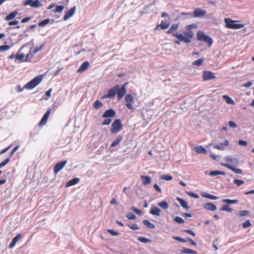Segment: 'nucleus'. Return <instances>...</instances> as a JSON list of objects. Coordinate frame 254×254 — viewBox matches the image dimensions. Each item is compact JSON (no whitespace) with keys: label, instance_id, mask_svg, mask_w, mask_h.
<instances>
[{"label":"nucleus","instance_id":"obj_33","mask_svg":"<svg viewBox=\"0 0 254 254\" xmlns=\"http://www.w3.org/2000/svg\"><path fill=\"white\" fill-rule=\"evenodd\" d=\"M204 60H205L204 58L202 57V58L199 59L198 60L193 62L192 63V65L200 66L202 64V63Z\"/></svg>","mask_w":254,"mask_h":254},{"label":"nucleus","instance_id":"obj_26","mask_svg":"<svg viewBox=\"0 0 254 254\" xmlns=\"http://www.w3.org/2000/svg\"><path fill=\"white\" fill-rule=\"evenodd\" d=\"M177 200L179 202L180 204L183 207L187 209L189 208L188 202L186 201L180 197L177 198Z\"/></svg>","mask_w":254,"mask_h":254},{"label":"nucleus","instance_id":"obj_35","mask_svg":"<svg viewBox=\"0 0 254 254\" xmlns=\"http://www.w3.org/2000/svg\"><path fill=\"white\" fill-rule=\"evenodd\" d=\"M202 196L204 197L209 198L212 200H216L218 198L217 196H216L215 195H213L212 194H208V193H205V194L202 195Z\"/></svg>","mask_w":254,"mask_h":254},{"label":"nucleus","instance_id":"obj_6","mask_svg":"<svg viewBox=\"0 0 254 254\" xmlns=\"http://www.w3.org/2000/svg\"><path fill=\"white\" fill-rule=\"evenodd\" d=\"M123 128V125L122 124L120 119H116L112 124L111 131L112 133H116L120 131Z\"/></svg>","mask_w":254,"mask_h":254},{"label":"nucleus","instance_id":"obj_40","mask_svg":"<svg viewBox=\"0 0 254 254\" xmlns=\"http://www.w3.org/2000/svg\"><path fill=\"white\" fill-rule=\"evenodd\" d=\"M50 20L49 18L46 19L44 20L43 21L39 22L38 25L39 26H42V27L44 26L45 25L48 24L50 22Z\"/></svg>","mask_w":254,"mask_h":254},{"label":"nucleus","instance_id":"obj_13","mask_svg":"<svg viewBox=\"0 0 254 254\" xmlns=\"http://www.w3.org/2000/svg\"><path fill=\"white\" fill-rule=\"evenodd\" d=\"M51 110L50 109H49L47 112L45 113L44 115L43 118H42L41 120L39 122V126H42L46 124L47 123L48 119L49 118V117L50 116V114L51 113Z\"/></svg>","mask_w":254,"mask_h":254},{"label":"nucleus","instance_id":"obj_51","mask_svg":"<svg viewBox=\"0 0 254 254\" xmlns=\"http://www.w3.org/2000/svg\"><path fill=\"white\" fill-rule=\"evenodd\" d=\"M112 122V119H106L104 122L102 123V126L109 125L111 124Z\"/></svg>","mask_w":254,"mask_h":254},{"label":"nucleus","instance_id":"obj_27","mask_svg":"<svg viewBox=\"0 0 254 254\" xmlns=\"http://www.w3.org/2000/svg\"><path fill=\"white\" fill-rule=\"evenodd\" d=\"M195 151L197 153H207L206 150L202 146H198L195 147Z\"/></svg>","mask_w":254,"mask_h":254},{"label":"nucleus","instance_id":"obj_14","mask_svg":"<svg viewBox=\"0 0 254 254\" xmlns=\"http://www.w3.org/2000/svg\"><path fill=\"white\" fill-rule=\"evenodd\" d=\"M116 115V112L112 109L106 110L102 115V117L108 118L110 117H114Z\"/></svg>","mask_w":254,"mask_h":254},{"label":"nucleus","instance_id":"obj_54","mask_svg":"<svg viewBox=\"0 0 254 254\" xmlns=\"http://www.w3.org/2000/svg\"><path fill=\"white\" fill-rule=\"evenodd\" d=\"M128 227L133 230H138L139 229L138 226L136 224H134L133 225H128Z\"/></svg>","mask_w":254,"mask_h":254},{"label":"nucleus","instance_id":"obj_63","mask_svg":"<svg viewBox=\"0 0 254 254\" xmlns=\"http://www.w3.org/2000/svg\"><path fill=\"white\" fill-rule=\"evenodd\" d=\"M30 19H31L30 17H27L22 19L21 20V22L23 23H26V22H28V21H29Z\"/></svg>","mask_w":254,"mask_h":254},{"label":"nucleus","instance_id":"obj_16","mask_svg":"<svg viewBox=\"0 0 254 254\" xmlns=\"http://www.w3.org/2000/svg\"><path fill=\"white\" fill-rule=\"evenodd\" d=\"M206 11L200 8H196L194 10L193 16L194 17H202L205 15Z\"/></svg>","mask_w":254,"mask_h":254},{"label":"nucleus","instance_id":"obj_61","mask_svg":"<svg viewBox=\"0 0 254 254\" xmlns=\"http://www.w3.org/2000/svg\"><path fill=\"white\" fill-rule=\"evenodd\" d=\"M9 160H10V158H6L4 160H3L1 162V163L4 166L5 165H6L9 162Z\"/></svg>","mask_w":254,"mask_h":254},{"label":"nucleus","instance_id":"obj_62","mask_svg":"<svg viewBox=\"0 0 254 254\" xmlns=\"http://www.w3.org/2000/svg\"><path fill=\"white\" fill-rule=\"evenodd\" d=\"M18 23V21H16V20H14V21H10L9 23H8V25L9 26H12V25H16Z\"/></svg>","mask_w":254,"mask_h":254},{"label":"nucleus","instance_id":"obj_9","mask_svg":"<svg viewBox=\"0 0 254 254\" xmlns=\"http://www.w3.org/2000/svg\"><path fill=\"white\" fill-rule=\"evenodd\" d=\"M23 4L24 5H30L32 7H39L42 6L41 2L39 0H25Z\"/></svg>","mask_w":254,"mask_h":254},{"label":"nucleus","instance_id":"obj_18","mask_svg":"<svg viewBox=\"0 0 254 254\" xmlns=\"http://www.w3.org/2000/svg\"><path fill=\"white\" fill-rule=\"evenodd\" d=\"M22 235L21 234H18L14 238H13L12 241L9 245V248L11 249L14 247L16 243L21 238Z\"/></svg>","mask_w":254,"mask_h":254},{"label":"nucleus","instance_id":"obj_36","mask_svg":"<svg viewBox=\"0 0 254 254\" xmlns=\"http://www.w3.org/2000/svg\"><path fill=\"white\" fill-rule=\"evenodd\" d=\"M103 106L102 103L99 101V100H96L94 103L93 105V107L94 109L97 110L101 108Z\"/></svg>","mask_w":254,"mask_h":254},{"label":"nucleus","instance_id":"obj_8","mask_svg":"<svg viewBox=\"0 0 254 254\" xmlns=\"http://www.w3.org/2000/svg\"><path fill=\"white\" fill-rule=\"evenodd\" d=\"M43 46H40L39 47H37L36 48L32 49H31L28 53L26 56L25 61H30V60L32 58L34 55L37 53L38 52L41 51L42 49Z\"/></svg>","mask_w":254,"mask_h":254},{"label":"nucleus","instance_id":"obj_46","mask_svg":"<svg viewBox=\"0 0 254 254\" xmlns=\"http://www.w3.org/2000/svg\"><path fill=\"white\" fill-rule=\"evenodd\" d=\"M126 217L129 220H133L135 219V215L131 212L128 213L126 215Z\"/></svg>","mask_w":254,"mask_h":254},{"label":"nucleus","instance_id":"obj_34","mask_svg":"<svg viewBox=\"0 0 254 254\" xmlns=\"http://www.w3.org/2000/svg\"><path fill=\"white\" fill-rule=\"evenodd\" d=\"M158 205L160 206L161 208L167 209L169 207V204L168 202L165 201H162L158 203Z\"/></svg>","mask_w":254,"mask_h":254},{"label":"nucleus","instance_id":"obj_24","mask_svg":"<svg viewBox=\"0 0 254 254\" xmlns=\"http://www.w3.org/2000/svg\"><path fill=\"white\" fill-rule=\"evenodd\" d=\"M141 179L144 185L150 184L151 182V179L150 177L148 176H141Z\"/></svg>","mask_w":254,"mask_h":254},{"label":"nucleus","instance_id":"obj_10","mask_svg":"<svg viewBox=\"0 0 254 254\" xmlns=\"http://www.w3.org/2000/svg\"><path fill=\"white\" fill-rule=\"evenodd\" d=\"M202 78L204 81H207L215 79L216 76L213 72L210 71L204 70L203 71Z\"/></svg>","mask_w":254,"mask_h":254},{"label":"nucleus","instance_id":"obj_32","mask_svg":"<svg viewBox=\"0 0 254 254\" xmlns=\"http://www.w3.org/2000/svg\"><path fill=\"white\" fill-rule=\"evenodd\" d=\"M223 98L225 100V101L226 102V103L227 104H231V105H234L235 104V102H234V100H232L228 96L226 95H223Z\"/></svg>","mask_w":254,"mask_h":254},{"label":"nucleus","instance_id":"obj_42","mask_svg":"<svg viewBox=\"0 0 254 254\" xmlns=\"http://www.w3.org/2000/svg\"><path fill=\"white\" fill-rule=\"evenodd\" d=\"M169 26V23H166L163 21H161V24H160V27L162 29H166L167 28H168Z\"/></svg>","mask_w":254,"mask_h":254},{"label":"nucleus","instance_id":"obj_12","mask_svg":"<svg viewBox=\"0 0 254 254\" xmlns=\"http://www.w3.org/2000/svg\"><path fill=\"white\" fill-rule=\"evenodd\" d=\"M66 163L67 161L66 160H64L57 163L54 168V173L55 174L58 173L65 166Z\"/></svg>","mask_w":254,"mask_h":254},{"label":"nucleus","instance_id":"obj_5","mask_svg":"<svg viewBox=\"0 0 254 254\" xmlns=\"http://www.w3.org/2000/svg\"><path fill=\"white\" fill-rule=\"evenodd\" d=\"M42 76H36L32 80L28 82L24 86L26 89H32L37 86L42 81Z\"/></svg>","mask_w":254,"mask_h":254},{"label":"nucleus","instance_id":"obj_49","mask_svg":"<svg viewBox=\"0 0 254 254\" xmlns=\"http://www.w3.org/2000/svg\"><path fill=\"white\" fill-rule=\"evenodd\" d=\"M187 193L191 197H194V198H199V195L196 194V193H193L192 192H191V191H188L187 192Z\"/></svg>","mask_w":254,"mask_h":254},{"label":"nucleus","instance_id":"obj_47","mask_svg":"<svg viewBox=\"0 0 254 254\" xmlns=\"http://www.w3.org/2000/svg\"><path fill=\"white\" fill-rule=\"evenodd\" d=\"M234 183L237 185V186H240L244 183V181L241 180L235 179L234 180Z\"/></svg>","mask_w":254,"mask_h":254},{"label":"nucleus","instance_id":"obj_60","mask_svg":"<svg viewBox=\"0 0 254 254\" xmlns=\"http://www.w3.org/2000/svg\"><path fill=\"white\" fill-rule=\"evenodd\" d=\"M18 147H19L18 146H16L13 149V150H12V151L10 153V157H12V156L13 155V154L17 151V150L18 149Z\"/></svg>","mask_w":254,"mask_h":254},{"label":"nucleus","instance_id":"obj_7","mask_svg":"<svg viewBox=\"0 0 254 254\" xmlns=\"http://www.w3.org/2000/svg\"><path fill=\"white\" fill-rule=\"evenodd\" d=\"M125 100L126 101V106L129 110H133V98L130 94L126 95Z\"/></svg>","mask_w":254,"mask_h":254},{"label":"nucleus","instance_id":"obj_1","mask_svg":"<svg viewBox=\"0 0 254 254\" xmlns=\"http://www.w3.org/2000/svg\"><path fill=\"white\" fill-rule=\"evenodd\" d=\"M178 27V24H172L166 33L168 34H172L174 37L178 39L179 41H176L175 42L176 44H180V42H184L187 44L190 43L191 39L193 37V32L192 29L196 28V25L192 24L187 26L186 31L184 32V34L177 32Z\"/></svg>","mask_w":254,"mask_h":254},{"label":"nucleus","instance_id":"obj_25","mask_svg":"<svg viewBox=\"0 0 254 254\" xmlns=\"http://www.w3.org/2000/svg\"><path fill=\"white\" fill-rule=\"evenodd\" d=\"M229 144V141L226 140L223 143H221L220 144H216L214 146V148L220 150H223L225 148L223 145L228 146Z\"/></svg>","mask_w":254,"mask_h":254},{"label":"nucleus","instance_id":"obj_43","mask_svg":"<svg viewBox=\"0 0 254 254\" xmlns=\"http://www.w3.org/2000/svg\"><path fill=\"white\" fill-rule=\"evenodd\" d=\"M174 220L176 223H179V224H182L185 222V221L183 218H182L180 217H178V216H176L174 218Z\"/></svg>","mask_w":254,"mask_h":254},{"label":"nucleus","instance_id":"obj_48","mask_svg":"<svg viewBox=\"0 0 254 254\" xmlns=\"http://www.w3.org/2000/svg\"><path fill=\"white\" fill-rule=\"evenodd\" d=\"M243 227L244 228H248L249 227H250L251 226V222L250 221V220H247L245 222H244L243 223Z\"/></svg>","mask_w":254,"mask_h":254},{"label":"nucleus","instance_id":"obj_45","mask_svg":"<svg viewBox=\"0 0 254 254\" xmlns=\"http://www.w3.org/2000/svg\"><path fill=\"white\" fill-rule=\"evenodd\" d=\"M10 46L9 45H1L0 46V51H5L9 50Z\"/></svg>","mask_w":254,"mask_h":254},{"label":"nucleus","instance_id":"obj_21","mask_svg":"<svg viewBox=\"0 0 254 254\" xmlns=\"http://www.w3.org/2000/svg\"><path fill=\"white\" fill-rule=\"evenodd\" d=\"M89 66V63L87 61H85L83 62L82 64L80 65V67L78 69V72H83L85 71Z\"/></svg>","mask_w":254,"mask_h":254},{"label":"nucleus","instance_id":"obj_17","mask_svg":"<svg viewBox=\"0 0 254 254\" xmlns=\"http://www.w3.org/2000/svg\"><path fill=\"white\" fill-rule=\"evenodd\" d=\"M119 86L116 85L114 86L113 88L110 89L108 90V97H110L111 98H113L116 95L117 91L119 89Z\"/></svg>","mask_w":254,"mask_h":254},{"label":"nucleus","instance_id":"obj_20","mask_svg":"<svg viewBox=\"0 0 254 254\" xmlns=\"http://www.w3.org/2000/svg\"><path fill=\"white\" fill-rule=\"evenodd\" d=\"M203 207L205 209L212 211L216 210L217 209L216 206L211 202L205 203Z\"/></svg>","mask_w":254,"mask_h":254},{"label":"nucleus","instance_id":"obj_59","mask_svg":"<svg viewBox=\"0 0 254 254\" xmlns=\"http://www.w3.org/2000/svg\"><path fill=\"white\" fill-rule=\"evenodd\" d=\"M132 209V210H133L134 212H135L136 214H139V215H140V214H142V211H141L140 210H139V209H137V208H136L133 207Z\"/></svg>","mask_w":254,"mask_h":254},{"label":"nucleus","instance_id":"obj_23","mask_svg":"<svg viewBox=\"0 0 254 254\" xmlns=\"http://www.w3.org/2000/svg\"><path fill=\"white\" fill-rule=\"evenodd\" d=\"M123 136L121 135L118 136L116 139L111 143V146L112 147H115L118 145L120 142L123 140Z\"/></svg>","mask_w":254,"mask_h":254},{"label":"nucleus","instance_id":"obj_22","mask_svg":"<svg viewBox=\"0 0 254 254\" xmlns=\"http://www.w3.org/2000/svg\"><path fill=\"white\" fill-rule=\"evenodd\" d=\"M79 179L77 178L71 179L66 184L65 187H69L75 185L79 183Z\"/></svg>","mask_w":254,"mask_h":254},{"label":"nucleus","instance_id":"obj_55","mask_svg":"<svg viewBox=\"0 0 254 254\" xmlns=\"http://www.w3.org/2000/svg\"><path fill=\"white\" fill-rule=\"evenodd\" d=\"M173 238L180 242L185 243L186 242L185 239L178 236H174Z\"/></svg>","mask_w":254,"mask_h":254},{"label":"nucleus","instance_id":"obj_29","mask_svg":"<svg viewBox=\"0 0 254 254\" xmlns=\"http://www.w3.org/2000/svg\"><path fill=\"white\" fill-rule=\"evenodd\" d=\"M182 253L187 254H197V252L188 248H184L181 251Z\"/></svg>","mask_w":254,"mask_h":254},{"label":"nucleus","instance_id":"obj_37","mask_svg":"<svg viewBox=\"0 0 254 254\" xmlns=\"http://www.w3.org/2000/svg\"><path fill=\"white\" fill-rule=\"evenodd\" d=\"M222 202H226L228 204H235L237 203L238 202V201L237 200H232L229 199H225L222 200Z\"/></svg>","mask_w":254,"mask_h":254},{"label":"nucleus","instance_id":"obj_64","mask_svg":"<svg viewBox=\"0 0 254 254\" xmlns=\"http://www.w3.org/2000/svg\"><path fill=\"white\" fill-rule=\"evenodd\" d=\"M186 233L189 234H190L193 236H194L195 235V233L191 230H186L185 231Z\"/></svg>","mask_w":254,"mask_h":254},{"label":"nucleus","instance_id":"obj_39","mask_svg":"<svg viewBox=\"0 0 254 254\" xmlns=\"http://www.w3.org/2000/svg\"><path fill=\"white\" fill-rule=\"evenodd\" d=\"M64 9V6L63 5H57L56 7V8L54 10V12L55 13H60L63 11Z\"/></svg>","mask_w":254,"mask_h":254},{"label":"nucleus","instance_id":"obj_50","mask_svg":"<svg viewBox=\"0 0 254 254\" xmlns=\"http://www.w3.org/2000/svg\"><path fill=\"white\" fill-rule=\"evenodd\" d=\"M107 231L113 236H118L119 235V233L112 229H108Z\"/></svg>","mask_w":254,"mask_h":254},{"label":"nucleus","instance_id":"obj_11","mask_svg":"<svg viewBox=\"0 0 254 254\" xmlns=\"http://www.w3.org/2000/svg\"><path fill=\"white\" fill-rule=\"evenodd\" d=\"M128 84V82L125 83L121 87V89H118L117 92L118 99V100H120L126 94V87Z\"/></svg>","mask_w":254,"mask_h":254},{"label":"nucleus","instance_id":"obj_44","mask_svg":"<svg viewBox=\"0 0 254 254\" xmlns=\"http://www.w3.org/2000/svg\"><path fill=\"white\" fill-rule=\"evenodd\" d=\"M25 57L26 58V56L23 54H17L15 56V58L19 61H23Z\"/></svg>","mask_w":254,"mask_h":254},{"label":"nucleus","instance_id":"obj_58","mask_svg":"<svg viewBox=\"0 0 254 254\" xmlns=\"http://www.w3.org/2000/svg\"><path fill=\"white\" fill-rule=\"evenodd\" d=\"M154 188L155 190L157 191H158L159 192H161V188L159 187V186L157 184H155L154 185Z\"/></svg>","mask_w":254,"mask_h":254},{"label":"nucleus","instance_id":"obj_41","mask_svg":"<svg viewBox=\"0 0 254 254\" xmlns=\"http://www.w3.org/2000/svg\"><path fill=\"white\" fill-rule=\"evenodd\" d=\"M160 179L161 180H165L166 181H171L172 180L173 177L171 175H162V176H161Z\"/></svg>","mask_w":254,"mask_h":254},{"label":"nucleus","instance_id":"obj_19","mask_svg":"<svg viewBox=\"0 0 254 254\" xmlns=\"http://www.w3.org/2000/svg\"><path fill=\"white\" fill-rule=\"evenodd\" d=\"M75 11V7H73L71 8H70L69 10H68L64 14V20H67L69 17L72 16Z\"/></svg>","mask_w":254,"mask_h":254},{"label":"nucleus","instance_id":"obj_52","mask_svg":"<svg viewBox=\"0 0 254 254\" xmlns=\"http://www.w3.org/2000/svg\"><path fill=\"white\" fill-rule=\"evenodd\" d=\"M138 240L143 243H146L150 242V240L144 237H139L138 238Z\"/></svg>","mask_w":254,"mask_h":254},{"label":"nucleus","instance_id":"obj_53","mask_svg":"<svg viewBox=\"0 0 254 254\" xmlns=\"http://www.w3.org/2000/svg\"><path fill=\"white\" fill-rule=\"evenodd\" d=\"M249 213V211L247 210H242L239 212V215L241 216H244L248 215Z\"/></svg>","mask_w":254,"mask_h":254},{"label":"nucleus","instance_id":"obj_2","mask_svg":"<svg viewBox=\"0 0 254 254\" xmlns=\"http://www.w3.org/2000/svg\"><path fill=\"white\" fill-rule=\"evenodd\" d=\"M225 163H221V165L232 170L234 172L238 174H243V171L241 169H238L235 167L239 164V160L237 158L232 156H227L224 158Z\"/></svg>","mask_w":254,"mask_h":254},{"label":"nucleus","instance_id":"obj_31","mask_svg":"<svg viewBox=\"0 0 254 254\" xmlns=\"http://www.w3.org/2000/svg\"><path fill=\"white\" fill-rule=\"evenodd\" d=\"M226 173L223 171H211L209 173V175L211 176H215L216 175H225Z\"/></svg>","mask_w":254,"mask_h":254},{"label":"nucleus","instance_id":"obj_28","mask_svg":"<svg viewBox=\"0 0 254 254\" xmlns=\"http://www.w3.org/2000/svg\"><path fill=\"white\" fill-rule=\"evenodd\" d=\"M18 14V12L16 10L14 11L13 12L10 13L7 16H6L5 18V20L9 21L11 19L14 18Z\"/></svg>","mask_w":254,"mask_h":254},{"label":"nucleus","instance_id":"obj_4","mask_svg":"<svg viewBox=\"0 0 254 254\" xmlns=\"http://www.w3.org/2000/svg\"><path fill=\"white\" fill-rule=\"evenodd\" d=\"M224 21L226 24V27L228 28L238 29L242 28L244 26V24L237 23L238 21L233 20L229 18H225Z\"/></svg>","mask_w":254,"mask_h":254},{"label":"nucleus","instance_id":"obj_57","mask_svg":"<svg viewBox=\"0 0 254 254\" xmlns=\"http://www.w3.org/2000/svg\"><path fill=\"white\" fill-rule=\"evenodd\" d=\"M238 143L240 145H243L244 146H246L247 145V141L243 140H239Z\"/></svg>","mask_w":254,"mask_h":254},{"label":"nucleus","instance_id":"obj_38","mask_svg":"<svg viewBox=\"0 0 254 254\" xmlns=\"http://www.w3.org/2000/svg\"><path fill=\"white\" fill-rule=\"evenodd\" d=\"M220 211H225L228 212H231L233 209L229 207L228 205H224L223 207L220 209Z\"/></svg>","mask_w":254,"mask_h":254},{"label":"nucleus","instance_id":"obj_30","mask_svg":"<svg viewBox=\"0 0 254 254\" xmlns=\"http://www.w3.org/2000/svg\"><path fill=\"white\" fill-rule=\"evenodd\" d=\"M142 223L144 225L147 227L148 228L153 229L155 228V225L153 223H151L149 221L147 220H144L142 221Z\"/></svg>","mask_w":254,"mask_h":254},{"label":"nucleus","instance_id":"obj_3","mask_svg":"<svg viewBox=\"0 0 254 254\" xmlns=\"http://www.w3.org/2000/svg\"><path fill=\"white\" fill-rule=\"evenodd\" d=\"M196 36L198 41H203L206 43L208 47H210L212 45L213 43L212 38L205 35L203 32L198 31L196 33Z\"/></svg>","mask_w":254,"mask_h":254},{"label":"nucleus","instance_id":"obj_15","mask_svg":"<svg viewBox=\"0 0 254 254\" xmlns=\"http://www.w3.org/2000/svg\"><path fill=\"white\" fill-rule=\"evenodd\" d=\"M149 212L152 215L159 216L160 215L161 210L155 205H153L151 206Z\"/></svg>","mask_w":254,"mask_h":254},{"label":"nucleus","instance_id":"obj_56","mask_svg":"<svg viewBox=\"0 0 254 254\" xmlns=\"http://www.w3.org/2000/svg\"><path fill=\"white\" fill-rule=\"evenodd\" d=\"M229 125L231 127L236 128L237 127V124L233 121H229Z\"/></svg>","mask_w":254,"mask_h":254}]
</instances>
